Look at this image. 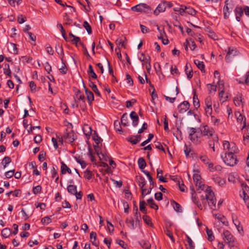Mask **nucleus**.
I'll return each instance as SVG.
<instances>
[{"label": "nucleus", "mask_w": 249, "mask_h": 249, "mask_svg": "<svg viewBox=\"0 0 249 249\" xmlns=\"http://www.w3.org/2000/svg\"><path fill=\"white\" fill-rule=\"evenodd\" d=\"M221 157L224 162L227 165L233 166L237 163V158L232 151L231 152H225L224 156L221 155Z\"/></svg>", "instance_id": "1"}, {"label": "nucleus", "mask_w": 249, "mask_h": 249, "mask_svg": "<svg viewBox=\"0 0 249 249\" xmlns=\"http://www.w3.org/2000/svg\"><path fill=\"white\" fill-rule=\"evenodd\" d=\"M200 134L198 135L196 128L194 127L189 128V139L196 144H199L201 142Z\"/></svg>", "instance_id": "2"}, {"label": "nucleus", "mask_w": 249, "mask_h": 249, "mask_svg": "<svg viewBox=\"0 0 249 249\" xmlns=\"http://www.w3.org/2000/svg\"><path fill=\"white\" fill-rule=\"evenodd\" d=\"M206 199L208 201V203L210 207H215L216 198L214 196V193L211 190L210 187L206 186Z\"/></svg>", "instance_id": "3"}, {"label": "nucleus", "mask_w": 249, "mask_h": 249, "mask_svg": "<svg viewBox=\"0 0 249 249\" xmlns=\"http://www.w3.org/2000/svg\"><path fill=\"white\" fill-rule=\"evenodd\" d=\"M201 133L204 136L212 137L214 142H215L216 143H218V138L215 134V131L213 129L210 128L208 125H205L203 127V129L201 131Z\"/></svg>", "instance_id": "4"}, {"label": "nucleus", "mask_w": 249, "mask_h": 249, "mask_svg": "<svg viewBox=\"0 0 249 249\" xmlns=\"http://www.w3.org/2000/svg\"><path fill=\"white\" fill-rule=\"evenodd\" d=\"M63 138L66 142L71 143L76 139L77 135L72 130L66 129L63 135Z\"/></svg>", "instance_id": "5"}, {"label": "nucleus", "mask_w": 249, "mask_h": 249, "mask_svg": "<svg viewBox=\"0 0 249 249\" xmlns=\"http://www.w3.org/2000/svg\"><path fill=\"white\" fill-rule=\"evenodd\" d=\"M131 10L137 12L148 13L151 10L150 7L146 3H139L131 7Z\"/></svg>", "instance_id": "6"}, {"label": "nucleus", "mask_w": 249, "mask_h": 249, "mask_svg": "<svg viewBox=\"0 0 249 249\" xmlns=\"http://www.w3.org/2000/svg\"><path fill=\"white\" fill-rule=\"evenodd\" d=\"M223 239L225 243L230 247H234L237 244L236 240L232 234H224Z\"/></svg>", "instance_id": "7"}, {"label": "nucleus", "mask_w": 249, "mask_h": 249, "mask_svg": "<svg viewBox=\"0 0 249 249\" xmlns=\"http://www.w3.org/2000/svg\"><path fill=\"white\" fill-rule=\"evenodd\" d=\"M239 54V52L237 51V49L234 47H230L228 49L227 52L226 60L228 62L231 61V57L232 56H237Z\"/></svg>", "instance_id": "8"}, {"label": "nucleus", "mask_w": 249, "mask_h": 249, "mask_svg": "<svg viewBox=\"0 0 249 249\" xmlns=\"http://www.w3.org/2000/svg\"><path fill=\"white\" fill-rule=\"evenodd\" d=\"M193 180L194 182H195L196 186V187H198V188L201 190H204L205 189V188L206 186L202 183V182L201 181V176L197 174H195L193 175Z\"/></svg>", "instance_id": "9"}, {"label": "nucleus", "mask_w": 249, "mask_h": 249, "mask_svg": "<svg viewBox=\"0 0 249 249\" xmlns=\"http://www.w3.org/2000/svg\"><path fill=\"white\" fill-rule=\"evenodd\" d=\"M235 115L236 117L237 121L239 123H240L241 124H242V126H241V129H243L244 128L246 127L245 117L242 116L241 114L240 113V112H236L235 113Z\"/></svg>", "instance_id": "10"}, {"label": "nucleus", "mask_w": 249, "mask_h": 249, "mask_svg": "<svg viewBox=\"0 0 249 249\" xmlns=\"http://www.w3.org/2000/svg\"><path fill=\"white\" fill-rule=\"evenodd\" d=\"M190 107V104L187 101H184L178 106V112L180 113H183L188 110Z\"/></svg>", "instance_id": "11"}, {"label": "nucleus", "mask_w": 249, "mask_h": 249, "mask_svg": "<svg viewBox=\"0 0 249 249\" xmlns=\"http://www.w3.org/2000/svg\"><path fill=\"white\" fill-rule=\"evenodd\" d=\"M244 10L243 9L241 6H237L235 10L234 13L236 16V19L237 21H240L241 19V17L243 15V12Z\"/></svg>", "instance_id": "12"}, {"label": "nucleus", "mask_w": 249, "mask_h": 249, "mask_svg": "<svg viewBox=\"0 0 249 249\" xmlns=\"http://www.w3.org/2000/svg\"><path fill=\"white\" fill-rule=\"evenodd\" d=\"M185 237L186 240L184 243L187 249H195V245L191 238L187 234H186Z\"/></svg>", "instance_id": "13"}, {"label": "nucleus", "mask_w": 249, "mask_h": 249, "mask_svg": "<svg viewBox=\"0 0 249 249\" xmlns=\"http://www.w3.org/2000/svg\"><path fill=\"white\" fill-rule=\"evenodd\" d=\"M228 0L225 1V5L223 8V13H224V17L225 19H227L229 18L230 16V14L231 11H230V9L231 10L232 7H229L228 6Z\"/></svg>", "instance_id": "14"}, {"label": "nucleus", "mask_w": 249, "mask_h": 249, "mask_svg": "<svg viewBox=\"0 0 249 249\" xmlns=\"http://www.w3.org/2000/svg\"><path fill=\"white\" fill-rule=\"evenodd\" d=\"M84 88L86 94L87 95V100L89 104H91V102L94 101V95L92 92L89 90L84 85Z\"/></svg>", "instance_id": "15"}, {"label": "nucleus", "mask_w": 249, "mask_h": 249, "mask_svg": "<svg viewBox=\"0 0 249 249\" xmlns=\"http://www.w3.org/2000/svg\"><path fill=\"white\" fill-rule=\"evenodd\" d=\"M130 117L131 119L132 120V125L133 126H136L138 124L139 122V117L136 114V113L133 111L131 112L130 114Z\"/></svg>", "instance_id": "16"}, {"label": "nucleus", "mask_w": 249, "mask_h": 249, "mask_svg": "<svg viewBox=\"0 0 249 249\" xmlns=\"http://www.w3.org/2000/svg\"><path fill=\"white\" fill-rule=\"evenodd\" d=\"M136 180L139 186L141 188H143L146 183V181L144 177L141 176H137Z\"/></svg>", "instance_id": "17"}, {"label": "nucleus", "mask_w": 249, "mask_h": 249, "mask_svg": "<svg viewBox=\"0 0 249 249\" xmlns=\"http://www.w3.org/2000/svg\"><path fill=\"white\" fill-rule=\"evenodd\" d=\"M61 173L62 174H65L67 172L69 174L71 173V171L70 168L68 167V166L63 162L61 161Z\"/></svg>", "instance_id": "18"}, {"label": "nucleus", "mask_w": 249, "mask_h": 249, "mask_svg": "<svg viewBox=\"0 0 249 249\" xmlns=\"http://www.w3.org/2000/svg\"><path fill=\"white\" fill-rule=\"evenodd\" d=\"M185 71L187 74V78L191 79L193 77V70L191 64L186 63L185 66Z\"/></svg>", "instance_id": "19"}, {"label": "nucleus", "mask_w": 249, "mask_h": 249, "mask_svg": "<svg viewBox=\"0 0 249 249\" xmlns=\"http://www.w3.org/2000/svg\"><path fill=\"white\" fill-rule=\"evenodd\" d=\"M76 100L81 101L83 102H85V96L83 93L80 90L77 89L75 96L74 97L75 102H76Z\"/></svg>", "instance_id": "20"}, {"label": "nucleus", "mask_w": 249, "mask_h": 249, "mask_svg": "<svg viewBox=\"0 0 249 249\" xmlns=\"http://www.w3.org/2000/svg\"><path fill=\"white\" fill-rule=\"evenodd\" d=\"M165 4H164L163 2L161 3L158 5L156 9L154 11V14L156 15H158L160 13L165 11Z\"/></svg>", "instance_id": "21"}, {"label": "nucleus", "mask_w": 249, "mask_h": 249, "mask_svg": "<svg viewBox=\"0 0 249 249\" xmlns=\"http://www.w3.org/2000/svg\"><path fill=\"white\" fill-rule=\"evenodd\" d=\"M55 50L56 53L60 55L61 61H63L64 53L62 46L59 44H57L55 46Z\"/></svg>", "instance_id": "22"}, {"label": "nucleus", "mask_w": 249, "mask_h": 249, "mask_svg": "<svg viewBox=\"0 0 249 249\" xmlns=\"http://www.w3.org/2000/svg\"><path fill=\"white\" fill-rule=\"evenodd\" d=\"M193 105L196 109H197L200 107L199 101L195 90H194Z\"/></svg>", "instance_id": "23"}, {"label": "nucleus", "mask_w": 249, "mask_h": 249, "mask_svg": "<svg viewBox=\"0 0 249 249\" xmlns=\"http://www.w3.org/2000/svg\"><path fill=\"white\" fill-rule=\"evenodd\" d=\"M234 103L235 106H239L242 104V95L240 93H238L236 97L233 99Z\"/></svg>", "instance_id": "24"}, {"label": "nucleus", "mask_w": 249, "mask_h": 249, "mask_svg": "<svg viewBox=\"0 0 249 249\" xmlns=\"http://www.w3.org/2000/svg\"><path fill=\"white\" fill-rule=\"evenodd\" d=\"M194 63L202 72H205V65L202 61L196 59L194 60Z\"/></svg>", "instance_id": "25"}, {"label": "nucleus", "mask_w": 249, "mask_h": 249, "mask_svg": "<svg viewBox=\"0 0 249 249\" xmlns=\"http://www.w3.org/2000/svg\"><path fill=\"white\" fill-rule=\"evenodd\" d=\"M196 194L195 192H194L192 194V200L194 202V203H195L197 205V206L198 207V208L199 209H200V210H202L203 209V206L199 202L197 198L196 197Z\"/></svg>", "instance_id": "26"}, {"label": "nucleus", "mask_w": 249, "mask_h": 249, "mask_svg": "<svg viewBox=\"0 0 249 249\" xmlns=\"http://www.w3.org/2000/svg\"><path fill=\"white\" fill-rule=\"evenodd\" d=\"M214 181L218 184L220 186H223L226 184V181L219 177H215L213 178Z\"/></svg>", "instance_id": "27"}, {"label": "nucleus", "mask_w": 249, "mask_h": 249, "mask_svg": "<svg viewBox=\"0 0 249 249\" xmlns=\"http://www.w3.org/2000/svg\"><path fill=\"white\" fill-rule=\"evenodd\" d=\"M89 86L92 89V90L94 92L95 94L98 96H100L101 94L99 90L98 89L97 86L93 82L89 81Z\"/></svg>", "instance_id": "28"}, {"label": "nucleus", "mask_w": 249, "mask_h": 249, "mask_svg": "<svg viewBox=\"0 0 249 249\" xmlns=\"http://www.w3.org/2000/svg\"><path fill=\"white\" fill-rule=\"evenodd\" d=\"M139 60L142 62V65H144V64L147 63V62L150 61L151 58L149 55L145 56L143 53H142Z\"/></svg>", "instance_id": "29"}, {"label": "nucleus", "mask_w": 249, "mask_h": 249, "mask_svg": "<svg viewBox=\"0 0 249 249\" xmlns=\"http://www.w3.org/2000/svg\"><path fill=\"white\" fill-rule=\"evenodd\" d=\"M139 244L141 246V247L144 249H150L151 248L150 243L147 241L144 240H142L141 241L139 242Z\"/></svg>", "instance_id": "30"}, {"label": "nucleus", "mask_w": 249, "mask_h": 249, "mask_svg": "<svg viewBox=\"0 0 249 249\" xmlns=\"http://www.w3.org/2000/svg\"><path fill=\"white\" fill-rule=\"evenodd\" d=\"M171 204L173 206L174 209L177 212H181L182 210L179 204L172 200L171 201Z\"/></svg>", "instance_id": "31"}, {"label": "nucleus", "mask_w": 249, "mask_h": 249, "mask_svg": "<svg viewBox=\"0 0 249 249\" xmlns=\"http://www.w3.org/2000/svg\"><path fill=\"white\" fill-rule=\"evenodd\" d=\"M67 190L71 195H74L76 193L77 187L74 185H69L67 187Z\"/></svg>", "instance_id": "32"}, {"label": "nucleus", "mask_w": 249, "mask_h": 249, "mask_svg": "<svg viewBox=\"0 0 249 249\" xmlns=\"http://www.w3.org/2000/svg\"><path fill=\"white\" fill-rule=\"evenodd\" d=\"M88 73L89 76L91 78L93 79H96L97 78V76L96 74L94 72L92 66L91 65H89V66Z\"/></svg>", "instance_id": "33"}, {"label": "nucleus", "mask_w": 249, "mask_h": 249, "mask_svg": "<svg viewBox=\"0 0 249 249\" xmlns=\"http://www.w3.org/2000/svg\"><path fill=\"white\" fill-rule=\"evenodd\" d=\"M121 123L124 126H126L128 125V116L126 113H124L123 114L121 117Z\"/></svg>", "instance_id": "34"}, {"label": "nucleus", "mask_w": 249, "mask_h": 249, "mask_svg": "<svg viewBox=\"0 0 249 249\" xmlns=\"http://www.w3.org/2000/svg\"><path fill=\"white\" fill-rule=\"evenodd\" d=\"M51 172L52 174V178H55L54 181L55 182H57L59 179V176L58 175L57 172L54 167H53Z\"/></svg>", "instance_id": "35"}, {"label": "nucleus", "mask_w": 249, "mask_h": 249, "mask_svg": "<svg viewBox=\"0 0 249 249\" xmlns=\"http://www.w3.org/2000/svg\"><path fill=\"white\" fill-rule=\"evenodd\" d=\"M157 178H159V180L163 182H166L167 181V179L165 178L161 175L160 174H162L163 171L160 168H158L157 170Z\"/></svg>", "instance_id": "36"}, {"label": "nucleus", "mask_w": 249, "mask_h": 249, "mask_svg": "<svg viewBox=\"0 0 249 249\" xmlns=\"http://www.w3.org/2000/svg\"><path fill=\"white\" fill-rule=\"evenodd\" d=\"M147 203L152 209H154L156 210L158 209L159 207L155 204L152 197H151L147 200Z\"/></svg>", "instance_id": "37"}, {"label": "nucleus", "mask_w": 249, "mask_h": 249, "mask_svg": "<svg viewBox=\"0 0 249 249\" xmlns=\"http://www.w3.org/2000/svg\"><path fill=\"white\" fill-rule=\"evenodd\" d=\"M139 167L141 169H143L146 166V162L143 158H140L138 160Z\"/></svg>", "instance_id": "38"}, {"label": "nucleus", "mask_w": 249, "mask_h": 249, "mask_svg": "<svg viewBox=\"0 0 249 249\" xmlns=\"http://www.w3.org/2000/svg\"><path fill=\"white\" fill-rule=\"evenodd\" d=\"M146 203L144 200H140V210L143 213H146L147 211L145 208Z\"/></svg>", "instance_id": "39"}, {"label": "nucleus", "mask_w": 249, "mask_h": 249, "mask_svg": "<svg viewBox=\"0 0 249 249\" xmlns=\"http://www.w3.org/2000/svg\"><path fill=\"white\" fill-rule=\"evenodd\" d=\"M184 10H185L186 13L192 16H194L196 14V10L194 8L190 7H187L185 6Z\"/></svg>", "instance_id": "40"}, {"label": "nucleus", "mask_w": 249, "mask_h": 249, "mask_svg": "<svg viewBox=\"0 0 249 249\" xmlns=\"http://www.w3.org/2000/svg\"><path fill=\"white\" fill-rule=\"evenodd\" d=\"M63 19L65 21L66 24L71 25L72 22V20L70 18V16L67 14L65 13L63 15Z\"/></svg>", "instance_id": "41"}, {"label": "nucleus", "mask_w": 249, "mask_h": 249, "mask_svg": "<svg viewBox=\"0 0 249 249\" xmlns=\"http://www.w3.org/2000/svg\"><path fill=\"white\" fill-rule=\"evenodd\" d=\"M96 234H90V238L92 244L97 247L99 244V242L96 240Z\"/></svg>", "instance_id": "42"}, {"label": "nucleus", "mask_w": 249, "mask_h": 249, "mask_svg": "<svg viewBox=\"0 0 249 249\" xmlns=\"http://www.w3.org/2000/svg\"><path fill=\"white\" fill-rule=\"evenodd\" d=\"M92 138L97 144H98L102 141V139L97 135L96 132L93 134Z\"/></svg>", "instance_id": "43"}, {"label": "nucleus", "mask_w": 249, "mask_h": 249, "mask_svg": "<svg viewBox=\"0 0 249 249\" xmlns=\"http://www.w3.org/2000/svg\"><path fill=\"white\" fill-rule=\"evenodd\" d=\"M83 131L84 134L86 136H90V135L91 134V129L90 126H89L88 125H86L84 128H83Z\"/></svg>", "instance_id": "44"}, {"label": "nucleus", "mask_w": 249, "mask_h": 249, "mask_svg": "<svg viewBox=\"0 0 249 249\" xmlns=\"http://www.w3.org/2000/svg\"><path fill=\"white\" fill-rule=\"evenodd\" d=\"M11 161V159L9 157H5L2 161V164L3 165V167L5 168L7 164L10 163Z\"/></svg>", "instance_id": "45"}, {"label": "nucleus", "mask_w": 249, "mask_h": 249, "mask_svg": "<svg viewBox=\"0 0 249 249\" xmlns=\"http://www.w3.org/2000/svg\"><path fill=\"white\" fill-rule=\"evenodd\" d=\"M126 224L129 228L130 229L134 228V221L132 218H127L126 220Z\"/></svg>", "instance_id": "46"}, {"label": "nucleus", "mask_w": 249, "mask_h": 249, "mask_svg": "<svg viewBox=\"0 0 249 249\" xmlns=\"http://www.w3.org/2000/svg\"><path fill=\"white\" fill-rule=\"evenodd\" d=\"M83 26L85 28V29L87 30L88 34H90L92 33V30L91 26L89 24V23L87 21H85L83 23Z\"/></svg>", "instance_id": "47"}, {"label": "nucleus", "mask_w": 249, "mask_h": 249, "mask_svg": "<svg viewBox=\"0 0 249 249\" xmlns=\"http://www.w3.org/2000/svg\"><path fill=\"white\" fill-rule=\"evenodd\" d=\"M207 86L209 93H210L212 92H215L216 91V86L213 85V84H208L207 85Z\"/></svg>", "instance_id": "48"}, {"label": "nucleus", "mask_w": 249, "mask_h": 249, "mask_svg": "<svg viewBox=\"0 0 249 249\" xmlns=\"http://www.w3.org/2000/svg\"><path fill=\"white\" fill-rule=\"evenodd\" d=\"M154 137V135L153 134H149L148 135V139L147 140H146L145 141H143L141 144V146H145L146 144H147L148 143H149L150 141Z\"/></svg>", "instance_id": "49"}, {"label": "nucleus", "mask_w": 249, "mask_h": 249, "mask_svg": "<svg viewBox=\"0 0 249 249\" xmlns=\"http://www.w3.org/2000/svg\"><path fill=\"white\" fill-rule=\"evenodd\" d=\"M240 196L243 197L245 203L249 207V196L247 195V193H242L240 195Z\"/></svg>", "instance_id": "50"}, {"label": "nucleus", "mask_w": 249, "mask_h": 249, "mask_svg": "<svg viewBox=\"0 0 249 249\" xmlns=\"http://www.w3.org/2000/svg\"><path fill=\"white\" fill-rule=\"evenodd\" d=\"M5 68L3 69L4 73L10 77H11V71L10 69L9 65L8 64H5Z\"/></svg>", "instance_id": "51"}, {"label": "nucleus", "mask_w": 249, "mask_h": 249, "mask_svg": "<svg viewBox=\"0 0 249 249\" xmlns=\"http://www.w3.org/2000/svg\"><path fill=\"white\" fill-rule=\"evenodd\" d=\"M225 92L224 90H221L219 93V96L220 99V100H222V102H224L227 100L228 96L227 95L224 96Z\"/></svg>", "instance_id": "52"}, {"label": "nucleus", "mask_w": 249, "mask_h": 249, "mask_svg": "<svg viewBox=\"0 0 249 249\" xmlns=\"http://www.w3.org/2000/svg\"><path fill=\"white\" fill-rule=\"evenodd\" d=\"M42 187L40 185H37L33 187V193L35 195H37L40 193L41 191Z\"/></svg>", "instance_id": "53"}, {"label": "nucleus", "mask_w": 249, "mask_h": 249, "mask_svg": "<svg viewBox=\"0 0 249 249\" xmlns=\"http://www.w3.org/2000/svg\"><path fill=\"white\" fill-rule=\"evenodd\" d=\"M11 47L12 48L11 53L14 54H18V49L17 47V45L15 43L11 42L10 43Z\"/></svg>", "instance_id": "54"}, {"label": "nucleus", "mask_w": 249, "mask_h": 249, "mask_svg": "<svg viewBox=\"0 0 249 249\" xmlns=\"http://www.w3.org/2000/svg\"><path fill=\"white\" fill-rule=\"evenodd\" d=\"M199 158L200 160L205 164L209 163L211 160H210L205 155L200 156Z\"/></svg>", "instance_id": "55"}, {"label": "nucleus", "mask_w": 249, "mask_h": 249, "mask_svg": "<svg viewBox=\"0 0 249 249\" xmlns=\"http://www.w3.org/2000/svg\"><path fill=\"white\" fill-rule=\"evenodd\" d=\"M62 63L63 64V66H62V67L59 69V71H60V72L63 74H65L67 73V67H66V65L65 64V63H64V60H63V61H62Z\"/></svg>", "instance_id": "56"}, {"label": "nucleus", "mask_w": 249, "mask_h": 249, "mask_svg": "<svg viewBox=\"0 0 249 249\" xmlns=\"http://www.w3.org/2000/svg\"><path fill=\"white\" fill-rule=\"evenodd\" d=\"M29 87L31 89L32 92H35L38 89H36V86L34 81H31L29 82Z\"/></svg>", "instance_id": "57"}, {"label": "nucleus", "mask_w": 249, "mask_h": 249, "mask_svg": "<svg viewBox=\"0 0 249 249\" xmlns=\"http://www.w3.org/2000/svg\"><path fill=\"white\" fill-rule=\"evenodd\" d=\"M92 175V172L90 170L87 169L85 171L84 177L85 178H86L88 180H89L90 178H91Z\"/></svg>", "instance_id": "58"}, {"label": "nucleus", "mask_w": 249, "mask_h": 249, "mask_svg": "<svg viewBox=\"0 0 249 249\" xmlns=\"http://www.w3.org/2000/svg\"><path fill=\"white\" fill-rule=\"evenodd\" d=\"M142 219L143 221L148 225H151L152 224L151 218L149 216L147 215H144L142 217Z\"/></svg>", "instance_id": "59"}, {"label": "nucleus", "mask_w": 249, "mask_h": 249, "mask_svg": "<svg viewBox=\"0 0 249 249\" xmlns=\"http://www.w3.org/2000/svg\"><path fill=\"white\" fill-rule=\"evenodd\" d=\"M44 65L45 71L48 72V73H50V72L52 71V67L50 65V64L48 62H46L44 64Z\"/></svg>", "instance_id": "60"}, {"label": "nucleus", "mask_w": 249, "mask_h": 249, "mask_svg": "<svg viewBox=\"0 0 249 249\" xmlns=\"http://www.w3.org/2000/svg\"><path fill=\"white\" fill-rule=\"evenodd\" d=\"M116 243L124 249H126L127 245L123 240L117 239H116Z\"/></svg>", "instance_id": "61"}, {"label": "nucleus", "mask_w": 249, "mask_h": 249, "mask_svg": "<svg viewBox=\"0 0 249 249\" xmlns=\"http://www.w3.org/2000/svg\"><path fill=\"white\" fill-rule=\"evenodd\" d=\"M114 128L116 131H121V126L120 125V123L118 121H115L114 123Z\"/></svg>", "instance_id": "62"}, {"label": "nucleus", "mask_w": 249, "mask_h": 249, "mask_svg": "<svg viewBox=\"0 0 249 249\" xmlns=\"http://www.w3.org/2000/svg\"><path fill=\"white\" fill-rule=\"evenodd\" d=\"M41 222L44 225H47V224H49L51 222V219L48 216L44 217L43 218H42Z\"/></svg>", "instance_id": "63"}, {"label": "nucleus", "mask_w": 249, "mask_h": 249, "mask_svg": "<svg viewBox=\"0 0 249 249\" xmlns=\"http://www.w3.org/2000/svg\"><path fill=\"white\" fill-rule=\"evenodd\" d=\"M116 44L117 45H121L122 47H125V44L124 41L120 37L118 38L116 40Z\"/></svg>", "instance_id": "64"}]
</instances>
